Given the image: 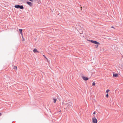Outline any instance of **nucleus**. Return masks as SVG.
<instances>
[{"instance_id":"obj_11","label":"nucleus","mask_w":123,"mask_h":123,"mask_svg":"<svg viewBox=\"0 0 123 123\" xmlns=\"http://www.w3.org/2000/svg\"><path fill=\"white\" fill-rule=\"evenodd\" d=\"M17 66H14V68H13L14 69L16 70L17 69Z\"/></svg>"},{"instance_id":"obj_10","label":"nucleus","mask_w":123,"mask_h":123,"mask_svg":"<svg viewBox=\"0 0 123 123\" xmlns=\"http://www.w3.org/2000/svg\"><path fill=\"white\" fill-rule=\"evenodd\" d=\"M54 103H55L57 99L56 98L54 99Z\"/></svg>"},{"instance_id":"obj_18","label":"nucleus","mask_w":123,"mask_h":123,"mask_svg":"<svg viewBox=\"0 0 123 123\" xmlns=\"http://www.w3.org/2000/svg\"><path fill=\"white\" fill-rule=\"evenodd\" d=\"M95 46H96V48H97L98 47V45H95Z\"/></svg>"},{"instance_id":"obj_14","label":"nucleus","mask_w":123,"mask_h":123,"mask_svg":"<svg viewBox=\"0 0 123 123\" xmlns=\"http://www.w3.org/2000/svg\"><path fill=\"white\" fill-rule=\"evenodd\" d=\"M110 91V90L109 89H107L106 91V92L108 93V92Z\"/></svg>"},{"instance_id":"obj_17","label":"nucleus","mask_w":123,"mask_h":123,"mask_svg":"<svg viewBox=\"0 0 123 123\" xmlns=\"http://www.w3.org/2000/svg\"><path fill=\"white\" fill-rule=\"evenodd\" d=\"M43 56L48 61V59L44 55H43Z\"/></svg>"},{"instance_id":"obj_8","label":"nucleus","mask_w":123,"mask_h":123,"mask_svg":"<svg viewBox=\"0 0 123 123\" xmlns=\"http://www.w3.org/2000/svg\"><path fill=\"white\" fill-rule=\"evenodd\" d=\"M67 106L68 107H69L72 106V105L70 104H69L68 103H67L66 104Z\"/></svg>"},{"instance_id":"obj_6","label":"nucleus","mask_w":123,"mask_h":123,"mask_svg":"<svg viewBox=\"0 0 123 123\" xmlns=\"http://www.w3.org/2000/svg\"><path fill=\"white\" fill-rule=\"evenodd\" d=\"M33 52L34 53H39V52L37 51V49H35L33 50Z\"/></svg>"},{"instance_id":"obj_7","label":"nucleus","mask_w":123,"mask_h":123,"mask_svg":"<svg viewBox=\"0 0 123 123\" xmlns=\"http://www.w3.org/2000/svg\"><path fill=\"white\" fill-rule=\"evenodd\" d=\"M118 76V74H113V77H117Z\"/></svg>"},{"instance_id":"obj_12","label":"nucleus","mask_w":123,"mask_h":123,"mask_svg":"<svg viewBox=\"0 0 123 123\" xmlns=\"http://www.w3.org/2000/svg\"><path fill=\"white\" fill-rule=\"evenodd\" d=\"M22 38L23 39L22 41H24L25 40V39L23 37V35H22Z\"/></svg>"},{"instance_id":"obj_3","label":"nucleus","mask_w":123,"mask_h":123,"mask_svg":"<svg viewBox=\"0 0 123 123\" xmlns=\"http://www.w3.org/2000/svg\"><path fill=\"white\" fill-rule=\"evenodd\" d=\"M88 41L90 42L91 43H93L94 44H98V45H99L100 44V43L99 42H97L95 41L92 40H88Z\"/></svg>"},{"instance_id":"obj_21","label":"nucleus","mask_w":123,"mask_h":123,"mask_svg":"<svg viewBox=\"0 0 123 123\" xmlns=\"http://www.w3.org/2000/svg\"><path fill=\"white\" fill-rule=\"evenodd\" d=\"M64 102H63V103H62V104H63V105H64Z\"/></svg>"},{"instance_id":"obj_13","label":"nucleus","mask_w":123,"mask_h":123,"mask_svg":"<svg viewBox=\"0 0 123 123\" xmlns=\"http://www.w3.org/2000/svg\"><path fill=\"white\" fill-rule=\"evenodd\" d=\"M92 85L93 86H95V83L94 82H93V83H92Z\"/></svg>"},{"instance_id":"obj_15","label":"nucleus","mask_w":123,"mask_h":123,"mask_svg":"<svg viewBox=\"0 0 123 123\" xmlns=\"http://www.w3.org/2000/svg\"><path fill=\"white\" fill-rule=\"evenodd\" d=\"M95 111L93 113V116H94V114H95Z\"/></svg>"},{"instance_id":"obj_4","label":"nucleus","mask_w":123,"mask_h":123,"mask_svg":"<svg viewBox=\"0 0 123 123\" xmlns=\"http://www.w3.org/2000/svg\"><path fill=\"white\" fill-rule=\"evenodd\" d=\"M81 77L83 80H87L89 79L88 78L84 76H82Z\"/></svg>"},{"instance_id":"obj_19","label":"nucleus","mask_w":123,"mask_h":123,"mask_svg":"<svg viewBox=\"0 0 123 123\" xmlns=\"http://www.w3.org/2000/svg\"><path fill=\"white\" fill-rule=\"evenodd\" d=\"M2 115L1 113H0V116Z\"/></svg>"},{"instance_id":"obj_1","label":"nucleus","mask_w":123,"mask_h":123,"mask_svg":"<svg viewBox=\"0 0 123 123\" xmlns=\"http://www.w3.org/2000/svg\"><path fill=\"white\" fill-rule=\"evenodd\" d=\"M15 7L17 8H19L22 9H24V7L22 6H20L19 5H16L14 6Z\"/></svg>"},{"instance_id":"obj_2","label":"nucleus","mask_w":123,"mask_h":123,"mask_svg":"<svg viewBox=\"0 0 123 123\" xmlns=\"http://www.w3.org/2000/svg\"><path fill=\"white\" fill-rule=\"evenodd\" d=\"M92 123H97V120L95 117L92 118Z\"/></svg>"},{"instance_id":"obj_20","label":"nucleus","mask_w":123,"mask_h":123,"mask_svg":"<svg viewBox=\"0 0 123 123\" xmlns=\"http://www.w3.org/2000/svg\"><path fill=\"white\" fill-rule=\"evenodd\" d=\"M111 27L112 28H114V27L113 26H111Z\"/></svg>"},{"instance_id":"obj_9","label":"nucleus","mask_w":123,"mask_h":123,"mask_svg":"<svg viewBox=\"0 0 123 123\" xmlns=\"http://www.w3.org/2000/svg\"><path fill=\"white\" fill-rule=\"evenodd\" d=\"M19 31L20 32V34L21 35H23V34L22 32V30L21 29H19Z\"/></svg>"},{"instance_id":"obj_5","label":"nucleus","mask_w":123,"mask_h":123,"mask_svg":"<svg viewBox=\"0 0 123 123\" xmlns=\"http://www.w3.org/2000/svg\"><path fill=\"white\" fill-rule=\"evenodd\" d=\"M27 3L31 6H32V4L31 2L28 1L27 2Z\"/></svg>"},{"instance_id":"obj_16","label":"nucleus","mask_w":123,"mask_h":123,"mask_svg":"<svg viewBox=\"0 0 123 123\" xmlns=\"http://www.w3.org/2000/svg\"><path fill=\"white\" fill-rule=\"evenodd\" d=\"M108 96H109V95H108V94L107 93L106 95V97L107 98H108Z\"/></svg>"}]
</instances>
